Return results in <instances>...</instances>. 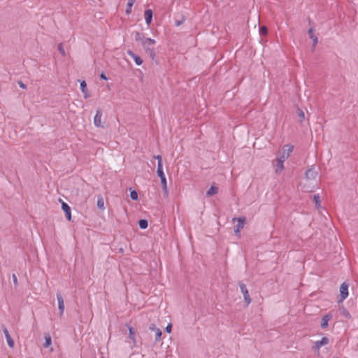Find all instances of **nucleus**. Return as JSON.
<instances>
[{
    "mask_svg": "<svg viewBox=\"0 0 358 358\" xmlns=\"http://www.w3.org/2000/svg\"><path fill=\"white\" fill-rule=\"evenodd\" d=\"M145 52L150 56L152 61L157 58V53L155 49L156 41L151 38H146L141 43Z\"/></svg>",
    "mask_w": 358,
    "mask_h": 358,
    "instance_id": "nucleus-1",
    "label": "nucleus"
},
{
    "mask_svg": "<svg viewBox=\"0 0 358 358\" xmlns=\"http://www.w3.org/2000/svg\"><path fill=\"white\" fill-rule=\"evenodd\" d=\"M348 284L343 282L340 286V299L338 303H342L348 296Z\"/></svg>",
    "mask_w": 358,
    "mask_h": 358,
    "instance_id": "nucleus-2",
    "label": "nucleus"
},
{
    "mask_svg": "<svg viewBox=\"0 0 358 358\" xmlns=\"http://www.w3.org/2000/svg\"><path fill=\"white\" fill-rule=\"evenodd\" d=\"M294 150V146L290 145V144H287V145H285L282 148V150L281 152H280V157H278V158H282L283 157H285V161L289 157L291 152L293 151Z\"/></svg>",
    "mask_w": 358,
    "mask_h": 358,
    "instance_id": "nucleus-3",
    "label": "nucleus"
},
{
    "mask_svg": "<svg viewBox=\"0 0 358 358\" xmlns=\"http://www.w3.org/2000/svg\"><path fill=\"white\" fill-rule=\"evenodd\" d=\"M239 287H240L241 292L243 294L244 301L245 302L246 306H248L251 303L252 300H251V298L250 296V294H249L248 290L247 289V287L243 282H240L239 283Z\"/></svg>",
    "mask_w": 358,
    "mask_h": 358,
    "instance_id": "nucleus-4",
    "label": "nucleus"
},
{
    "mask_svg": "<svg viewBox=\"0 0 358 358\" xmlns=\"http://www.w3.org/2000/svg\"><path fill=\"white\" fill-rule=\"evenodd\" d=\"M329 343V339L327 337L324 336L322 338L321 340L317 341L316 342H315V344L313 346V350L315 352H318L320 348L322 346L327 345Z\"/></svg>",
    "mask_w": 358,
    "mask_h": 358,
    "instance_id": "nucleus-5",
    "label": "nucleus"
},
{
    "mask_svg": "<svg viewBox=\"0 0 358 358\" xmlns=\"http://www.w3.org/2000/svg\"><path fill=\"white\" fill-rule=\"evenodd\" d=\"M102 110L99 108L96 110V115L94 117V124L96 127H103V125L101 123Z\"/></svg>",
    "mask_w": 358,
    "mask_h": 358,
    "instance_id": "nucleus-6",
    "label": "nucleus"
},
{
    "mask_svg": "<svg viewBox=\"0 0 358 358\" xmlns=\"http://www.w3.org/2000/svg\"><path fill=\"white\" fill-rule=\"evenodd\" d=\"M285 157L277 158L275 168V173L278 174L282 172L284 169Z\"/></svg>",
    "mask_w": 358,
    "mask_h": 358,
    "instance_id": "nucleus-7",
    "label": "nucleus"
},
{
    "mask_svg": "<svg viewBox=\"0 0 358 358\" xmlns=\"http://www.w3.org/2000/svg\"><path fill=\"white\" fill-rule=\"evenodd\" d=\"M331 318H332V314L330 313L324 315L322 317V320H321V327H322V329H327L328 327L329 322L331 320Z\"/></svg>",
    "mask_w": 358,
    "mask_h": 358,
    "instance_id": "nucleus-8",
    "label": "nucleus"
},
{
    "mask_svg": "<svg viewBox=\"0 0 358 358\" xmlns=\"http://www.w3.org/2000/svg\"><path fill=\"white\" fill-rule=\"evenodd\" d=\"M149 329L155 333V343L159 341L162 334V331L159 328H157L154 324L150 325Z\"/></svg>",
    "mask_w": 358,
    "mask_h": 358,
    "instance_id": "nucleus-9",
    "label": "nucleus"
},
{
    "mask_svg": "<svg viewBox=\"0 0 358 358\" xmlns=\"http://www.w3.org/2000/svg\"><path fill=\"white\" fill-rule=\"evenodd\" d=\"M127 53L134 60L136 65L140 66L143 64V61L141 57L136 55L133 51L129 50Z\"/></svg>",
    "mask_w": 358,
    "mask_h": 358,
    "instance_id": "nucleus-10",
    "label": "nucleus"
},
{
    "mask_svg": "<svg viewBox=\"0 0 358 358\" xmlns=\"http://www.w3.org/2000/svg\"><path fill=\"white\" fill-rule=\"evenodd\" d=\"M306 178L308 180H315L317 176V172L315 171V169L312 167L308 169L306 171Z\"/></svg>",
    "mask_w": 358,
    "mask_h": 358,
    "instance_id": "nucleus-11",
    "label": "nucleus"
},
{
    "mask_svg": "<svg viewBox=\"0 0 358 358\" xmlns=\"http://www.w3.org/2000/svg\"><path fill=\"white\" fill-rule=\"evenodd\" d=\"M62 209L65 213L66 218L70 221L71 220V210L70 206L66 203L62 202Z\"/></svg>",
    "mask_w": 358,
    "mask_h": 358,
    "instance_id": "nucleus-12",
    "label": "nucleus"
},
{
    "mask_svg": "<svg viewBox=\"0 0 358 358\" xmlns=\"http://www.w3.org/2000/svg\"><path fill=\"white\" fill-rule=\"evenodd\" d=\"M57 299L58 301V308L60 312V315H62L64 310V303L63 296L60 293L57 294Z\"/></svg>",
    "mask_w": 358,
    "mask_h": 358,
    "instance_id": "nucleus-13",
    "label": "nucleus"
},
{
    "mask_svg": "<svg viewBox=\"0 0 358 358\" xmlns=\"http://www.w3.org/2000/svg\"><path fill=\"white\" fill-rule=\"evenodd\" d=\"M235 220H237L238 223L235 226L234 229H236L237 230H241L242 229H243V227L245 226V217H238V218H234L233 221H235Z\"/></svg>",
    "mask_w": 358,
    "mask_h": 358,
    "instance_id": "nucleus-14",
    "label": "nucleus"
},
{
    "mask_svg": "<svg viewBox=\"0 0 358 358\" xmlns=\"http://www.w3.org/2000/svg\"><path fill=\"white\" fill-rule=\"evenodd\" d=\"M144 15H145V20L146 24L148 25H150V24L151 23V22L152 20V15H153L152 10L150 9L145 10Z\"/></svg>",
    "mask_w": 358,
    "mask_h": 358,
    "instance_id": "nucleus-15",
    "label": "nucleus"
},
{
    "mask_svg": "<svg viewBox=\"0 0 358 358\" xmlns=\"http://www.w3.org/2000/svg\"><path fill=\"white\" fill-rule=\"evenodd\" d=\"M80 90L83 93V96L85 99H87L90 96V94L87 89V83L85 80L80 82Z\"/></svg>",
    "mask_w": 358,
    "mask_h": 358,
    "instance_id": "nucleus-16",
    "label": "nucleus"
},
{
    "mask_svg": "<svg viewBox=\"0 0 358 358\" xmlns=\"http://www.w3.org/2000/svg\"><path fill=\"white\" fill-rule=\"evenodd\" d=\"M134 35V39L136 41H139L141 43L143 41V39H145L146 37H145L143 33H140L138 31H135L133 34Z\"/></svg>",
    "mask_w": 358,
    "mask_h": 358,
    "instance_id": "nucleus-17",
    "label": "nucleus"
},
{
    "mask_svg": "<svg viewBox=\"0 0 358 358\" xmlns=\"http://www.w3.org/2000/svg\"><path fill=\"white\" fill-rule=\"evenodd\" d=\"M44 338L45 343H43V347L47 348L52 344V338L49 333L45 334Z\"/></svg>",
    "mask_w": 358,
    "mask_h": 358,
    "instance_id": "nucleus-18",
    "label": "nucleus"
},
{
    "mask_svg": "<svg viewBox=\"0 0 358 358\" xmlns=\"http://www.w3.org/2000/svg\"><path fill=\"white\" fill-rule=\"evenodd\" d=\"M218 192V187L215 185H212L206 192L207 196H212Z\"/></svg>",
    "mask_w": 358,
    "mask_h": 358,
    "instance_id": "nucleus-19",
    "label": "nucleus"
},
{
    "mask_svg": "<svg viewBox=\"0 0 358 358\" xmlns=\"http://www.w3.org/2000/svg\"><path fill=\"white\" fill-rule=\"evenodd\" d=\"M157 174L160 179L166 177L163 171V164L159 163V165H157Z\"/></svg>",
    "mask_w": 358,
    "mask_h": 358,
    "instance_id": "nucleus-20",
    "label": "nucleus"
},
{
    "mask_svg": "<svg viewBox=\"0 0 358 358\" xmlns=\"http://www.w3.org/2000/svg\"><path fill=\"white\" fill-rule=\"evenodd\" d=\"M296 114L299 118V122L302 123L305 120V113L302 109L297 108Z\"/></svg>",
    "mask_w": 358,
    "mask_h": 358,
    "instance_id": "nucleus-21",
    "label": "nucleus"
},
{
    "mask_svg": "<svg viewBox=\"0 0 358 358\" xmlns=\"http://www.w3.org/2000/svg\"><path fill=\"white\" fill-rule=\"evenodd\" d=\"M160 180H161V184H162V187L164 193L165 195H168L166 178L165 177V178H161Z\"/></svg>",
    "mask_w": 358,
    "mask_h": 358,
    "instance_id": "nucleus-22",
    "label": "nucleus"
},
{
    "mask_svg": "<svg viewBox=\"0 0 358 358\" xmlns=\"http://www.w3.org/2000/svg\"><path fill=\"white\" fill-rule=\"evenodd\" d=\"M136 0H129L127 4L126 13L127 15H129L131 13V8L134 3Z\"/></svg>",
    "mask_w": 358,
    "mask_h": 358,
    "instance_id": "nucleus-23",
    "label": "nucleus"
},
{
    "mask_svg": "<svg viewBox=\"0 0 358 358\" xmlns=\"http://www.w3.org/2000/svg\"><path fill=\"white\" fill-rule=\"evenodd\" d=\"M339 310L341 315H343L345 318H350L351 315L349 311L344 306L340 307Z\"/></svg>",
    "mask_w": 358,
    "mask_h": 358,
    "instance_id": "nucleus-24",
    "label": "nucleus"
},
{
    "mask_svg": "<svg viewBox=\"0 0 358 358\" xmlns=\"http://www.w3.org/2000/svg\"><path fill=\"white\" fill-rule=\"evenodd\" d=\"M138 226L142 229H145L148 227V222L145 219H141L138 221Z\"/></svg>",
    "mask_w": 358,
    "mask_h": 358,
    "instance_id": "nucleus-25",
    "label": "nucleus"
},
{
    "mask_svg": "<svg viewBox=\"0 0 358 358\" xmlns=\"http://www.w3.org/2000/svg\"><path fill=\"white\" fill-rule=\"evenodd\" d=\"M129 338L134 341V343H136V338H135V331L134 329L131 327H129Z\"/></svg>",
    "mask_w": 358,
    "mask_h": 358,
    "instance_id": "nucleus-26",
    "label": "nucleus"
},
{
    "mask_svg": "<svg viewBox=\"0 0 358 358\" xmlns=\"http://www.w3.org/2000/svg\"><path fill=\"white\" fill-rule=\"evenodd\" d=\"M308 34L310 36V38L313 41L314 45H315L317 43V37L313 34V29L310 28L308 29Z\"/></svg>",
    "mask_w": 358,
    "mask_h": 358,
    "instance_id": "nucleus-27",
    "label": "nucleus"
},
{
    "mask_svg": "<svg viewBox=\"0 0 358 358\" xmlns=\"http://www.w3.org/2000/svg\"><path fill=\"white\" fill-rule=\"evenodd\" d=\"M6 338L8 346L13 348L14 347L15 343L13 338H11L10 335L7 336Z\"/></svg>",
    "mask_w": 358,
    "mask_h": 358,
    "instance_id": "nucleus-28",
    "label": "nucleus"
},
{
    "mask_svg": "<svg viewBox=\"0 0 358 358\" xmlns=\"http://www.w3.org/2000/svg\"><path fill=\"white\" fill-rule=\"evenodd\" d=\"M97 206L100 209H103L104 208V201L102 197L98 199Z\"/></svg>",
    "mask_w": 358,
    "mask_h": 358,
    "instance_id": "nucleus-29",
    "label": "nucleus"
},
{
    "mask_svg": "<svg viewBox=\"0 0 358 358\" xmlns=\"http://www.w3.org/2000/svg\"><path fill=\"white\" fill-rule=\"evenodd\" d=\"M130 197L132 200L136 201L138 199V193L136 190L131 191Z\"/></svg>",
    "mask_w": 358,
    "mask_h": 358,
    "instance_id": "nucleus-30",
    "label": "nucleus"
},
{
    "mask_svg": "<svg viewBox=\"0 0 358 358\" xmlns=\"http://www.w3.org/2000/svg\"><path fill=\"white\" fill-rule=\"evenodd\" d=\"M259 33L261 35H266L268 33V29L266 26H262L259 27Z\"/></svg>",
    "mask_w": 358,
    "mask_h": 358,
    "instance_id": "nucleus-31",
    "label": "nucleus"
},
{
    "mask_svg": "<svg viewBox=\"0 0 358 358\" xmlns=\"http://www.w3.org/2000/svg\"><path fill=\"white\" fill-rule=\"evenodd\" d=\"M313 201L315 203L317 207H319L320 203V197L319 194H315L313 196Z\"/></svg>",
    "mask_w": 358,
    "mask_h": 358,
    "instance_id": "nucleus-32",
    "label": "nucleus"
},
{
    "mask_svg": "<svg viewBox=\"0 0 358 358\" xmlns=\"http://www.w3.org/2000/svg\"><path fill=\"white\" fill-rule=\"evenodd\" d=\"M58 50L62 54V56H65L66 52H65L64 48L62 43H59L58 45Z\"/></svg>",
    "mask_w": 358,
    "mask_h": 358,
    "instance_id": "nucleus-33",
    "label": "nucleus"
},
{
    "mask_svg": "<svg viewBox=\"0 0 358 358\" xmlns=\"http://www.w3.org/2000/svg\"><path fill=\"white\" fill-rule=\"evenodd\" d=\"M156 159H157V165H159L160 164H162V158L161 155H156L154 157Z\"/></svg>",
    "mask_w": 358,
    "mask_h": 358,
    "instance_id": "nucleus-34",
    "label": "nucleus"
},
{
    "mask_svg": "<svg viewBox=\"0 0 358 358\" xmlns=\"http://www.w3.org/2000/svg\"><path fill=\"white\" fill-rule=\"evenodd\" d=\"M165 330H166V331L167 333H171V330H172V324H171V323H170V324H169L166 326V327Z\"/></svg>",
    "mask_w": 358,
    "mask_h": 358,
    "instance_id": "nucleus-35",
    "label": "nucleus"
},
{
    "mask_svg": "<svg viewBox=\"0 0 358 358\" xmlns=\"http://www.w3.org/2000/svg\"><path fill=\"white\" fill-rule=\"evenodd\" d=\"M3 333H4V335H5L6 338L7 336H10V334H9L7 328L5 326H3Z\"/></svg>",
    "mask_w": 358,
    "mask_h": 358,
    "instance_id": "nucleus-36",
    "label": "nucleus"
},
{
    "mask_svg": "<svg viewBox=\"0 0 358 358\" xmlns=\"http://www.w3.org/2000/svg\"><path fill=\"white\" fill-rule=\"evenodd\" d=\"M12 278H13V282H14L15 285L17 286V278L16 275L13 274Z\"/></svg>",
    "mask_w": 358,
    "mask_h": 358,
    "instance_id": "nucleus-37",
    "label": "nucleus"
},
{
    "mask_svg": "<svg viewBox=\"0 0 358 358\" xmlns=\"http://www.w3.org/2000/svg\"><path fill=\"white\" fill-rule=\"evenodd\" d=\"M18 85L22 89H26L27 86L22 81H18Z\"/></svg>",
    "mask_w": 358,
    "mask_h": 358,
    "instance_id": "nucleus-38",
    "label": "nucleus"
},
{
    "mask_svg": "<svg viewBox=\"0 0 358 358\" xmlns=\"http://www.w3.org/2000/svg\"><path fill=\"white\" fill-rule=\"evenodd\" d=\"M100 78L102 79V80H108V78L106 77V76L105 75L104 73H101L100 74Z\"/></svg>",
    "mask_w": 358,
    "mask_h": 358,
    "instance_id": "nucleus-39",
    "label": "nucleus"
},
{
    "mask_svg": "<svg viewBox=\"0 0 358 358\" xmlns=\"http://www.w3.org/2000/svg\"><path fill=\"white\" fill-rule=\"evenodd\" d=\"M234 233L236 236L238 237L241 236V230H237L236 229H234Z\"/></svg>",
    "mask_w": 358,
    "mask_h": 358,
    "instance_id": "nucleus-40",
    "label": "nucleus"
},
{
    "mask_svg": "<svg viewBox=\"0 0 358 358\" xmlns=\"http://www.w3.org/2000/svg\"><path fill=\"white\" fill-rule=\"evenodd\" d=\"M182 23H183V21H182V20H178V21H176V25L177 27H178V26L181 25Z\"/></svg>",
    "mask_w": 358,
    "mask_h": 358,
    "instance_id": "nucleus-41",
    "label": "nucleus"
}]
</instances>
